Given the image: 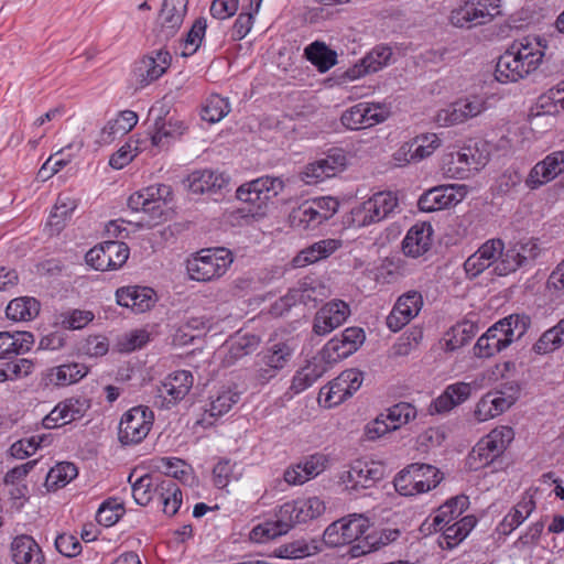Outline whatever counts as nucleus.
<instances>
[{
	"instance_id": "obj_1",
	"label": "nucleus",
	"mask_w": 564,
	"mask_h": 564,
	"mask_svg": "<svg viewBox=\"0 0 564 564\" xmlns=\"http://www.w3.org/2000/svg\"><path fill=\"white\" fill-rule=\"evenodd\" d=\"M543 56L540 43L530 37L516 41L498 58L495 78L502 84L519 82L539 67Z\"/></svg>"
},
{
	"instance_id": "obj_2",
	"label": "nucleus",
	"mask_w": 564,
	"mask_h": 564,
	"mask_svg": "<svg viewBox=\"0 0 564 564\" xmlns=\"http://www.w3.org/2000/svg\"><path fill=\"white\" fill-rule=\"evenodd\" d=\"M172 196L170 185H150L130 195L128 207L132 212L143 214L140 224L152 226L163 220L166 204L172 200Z\"/></svg>"
},
{
	"instance_id": "obj_3",
	"label": "nucleus",
	"mask_w": 564,
	"mask_h": 564,
	"mask_svg": "<svg viewBox=\"0 0 564 564\" xmlns=\"http://www.w3.org/2000/svg\"><path fill=\"white\" fill-rule=\"evenodd\" d=\"M234 261L232 252L227 248L203 249L186 261L189 279L208 282L223 276Z\"/></svg>"
},
{
	"instance_id": "obj_4",
	"label": "nucleus",
	"mask_w": 564,
	"mask_h": 564,
	"mask_svg": "<svg viewBox=\"0 0 564 564\" xmlns=\"http://www.w3.org/2000/svg\"><path fill=\"white\" fill-rule=\"evenodd\" d=\"M442 479L443 474L436 467L413 463L397 474L393 485L400 495L410 497L436 488Z\"/></svg>"
},
{
	"instance_id": "obj_5",
	"label": "nucleus",
	"mask_w": 564,
	"mask_h": 564,
	"mask_svg": "<svg viewBox=\"0 0 564 564\" xmlns=\"http://www.w3.org/2000/svg\"><path fill=\"white\" fill-rule=\"evenodd\" d=\"M299 523H305L299 502L297 500L288 501L279 508L273 520H268L254 527L250 532V539L257 543H264L286 534Z\"/></svg>"
},
{
	"instance_id": "obj_6",
	"label": "nucleus",
	"mask_w": 564,
	"mask_h": 564,
	"mask_svg": "<svg viewBox=\"0 0 564 564\" xmlns=\"http://www.w3.org/2000/svg\"><path fill=\"white\" fill-rule=\"evenodd\" d=\"M398 207V197L391 192H379L355 206L348 224L361 228L388 218Z\"/></svg>"
},
{
	"instance_id": "obj_7",
	"label": "nucleus",
	"mask_w": 564,
	"mask_h": 564,
	"mask_svg": "<svg viewBox=\"0 0 564 564\" xmlns=\"http://www.w3.org/2000/svg\"><path fill=\"white\" fill-rule=\"evenodd\" d=\"M293 349L286 343H275L257 355L252 381L256 386H264L274 379L286 367Z\"/></svg>"
},
{
	"instance_id": "obj_8",
	"label": "nucleus",
	"mask_w": 564,
	"mask_h": 564,
	"mask_svg": "<svg viewBox=\"0 0 564 564\" xmlns=\"http://www.w3.org/2000/svg\"><path fill=\"white\" fill-rule=\"evenodd\" d=\"M514 438L510 426L494 429L482 437L468 456L469 465L474 469L482 468L498 458Z\"/></svg>"
},
{
	"instance_id": "obj_9",
	"label": "nucleus",
	"mask_w": 564,
	"mask_h": 564,
	"mask_svg": "<svg viewBox=\"0 0 564 564\" xmlns=\"http://www.w3.org/2000/svg\"><path fill=\"white\" fill-rule=\"evenodd\" d=\"M501 0H467L452 10L449 21L457 28H471L486 24L500 15Z\"/></svg>"
},
{
	"instance_id": "obj_10",
	"label": "nucleus",
	"mask_w": 564,
	"mask_h": 564,
	"mask_svg": "<svg viewBox=\"0 0 564 564\" xmlns=\"http://www.w3.org/2000/svg\"><path fill=\"white\" fill-rule=\"evenodd\" d=\"M153 413L145 406L127 411L119 423L118 438L123 445L139 444L149 434L153 424Z\"/></svg>"
},
{
	"instance_id": "obj_11",
	"label": "nucleus",
	"mask_w": 564,
	"mask_h": 564,
	"mask_svg": "<svg viewBox=\"0 0 564 564\" xmlns=\"http://www.w3.org/2000/svg\"><path fill=\"white\" fill-rule=\"evenodd\" d=\"M284 188L280 177L262 176L240 185L236 191L239 200L261 208Z\"/></svg>"
},
{
	"instance_id": "obj_12",
	"label": "nucleus",
	"mask_w": 564,
	"mask_h": 564,
	"mask_svg": "<svg viewBox=\"0 0 564 564\" xmlns=\"http://www.w3.org/2000/svg\"><path fill=\"white\" fill-rule=\"evenodd\" d=\"M467 193V186L463 184L435 186L420 196L417 207L421 212L425 213L445 209L457 205L465 198Z\"/></svg>"
},
{
	"instance_id": "obj_13",
	"label": "nucleus",
	"mask_w": 564,
	"mask_h": 564,
	"mask_svg": "<svg viewBox=\"0 0 564 564\" xmlns=\"http://www.w3.org/2000/svg\"><path fill=\"white\" fill-rule=\"evenodd\" d=\"M194 378L191 371L178 370L170 373L158 387L155 401L163 409H170L183 400L193 387Z\"/></svg>"
},
{
	"instance_id": "obj_14",
	"label": "nucleus",
	"mask_w": 564,
	"mask_h": 564,
	"mask_svg": "<svg viewBox=\"0 0 564 564\" xmlns=\"http://www.w3.org/2000/svg\"><path fill=\"white\" fill-rule=\"evenodd\" d=\"M349 315L350 308L346 302L333 300L316 312L313 332L318 336H325L343 325Z\"/></svg>"
},
{
	"instance_id": "obj_15",
	"label": "nucleus",
	"mask_w": 564,
	"mask_h": 564,
	"mask_svg": "<svg viewBox=\"0 0 564 564\" xmlns=\"http://www.w3.org/2000/svg\"><path fill=\"white\" fill-rule=\"evenodd\" d=\"M343 475V481L350 484V489L370 488L384 477V467L373 460L357 459Z\"/></svg>"
},
{
	"instance_id": "obj_16",
	"label": "nucleus",
	"mask_w": 564,
	"mask_h": 564,
	"mask_svg": "<svg viewBox=\"0 0 564 564\" xmlns=\"http://www.w3.org/2000/svg\"><path fill=\"white\" fill-rule=\"evenodd\" d=\"M423 305V297L417 291H409L395 302L387 317V326L392 332H399L413 319Z\"/></svg>"
},
{
	"instance_id": "obj_17",
	"label": "nucleus",
	"mask_w": 564,
	"mask_h": 564,
	"mask_svg": "<svg viewBox=\"0 0 564 564\" xmlns=\"http://www.w3.org/2000/svg\"><path fill=\"white\" fill-rule=\"evenodd\" d=\"M89 409V402L82 398H69L59 402L42 421L45 429H55L79 420Z\"/></svg>"
},
{
	"instance_id": "obj_18",
	"label": "nucleus",
	"mask_w": 564,
	"mask_h": 564,
	"mask_svg": "<svg viewBox=\"0 0 564 564\" xmlns=\"http://www.w3.org/2000/svg\"><path fill=\"white\" fill-rule=\"evenodd\" d=\"M188 0H164L159 18L158 36L160 40H169L181 28L187 11Z\"/></svg>"
},
{
	"instance_id": "obj_19",
	"label": "nucleus",
	"mask_w": 564,
	"mask_h": 564,
	"mask_svg": "<svg viewBox=\"0 0 564 564\" xmlns=\"http://www.w3.org/2000/svg\"><path fill=\"white\" fill-rule=\"evenodd\" d=\"M503 241L501 239H489L484 242L478 250L469 256L464 263L467 275L476 278L494 263H498L499 253H501Z\"/></svg>"
},
{
	"instance_id": "obj_20",
	"label": "nucleus",
	"mask_w": 564,
	"mask_h": 564,
	"mask_svg": "<svg viewBox=\"0 0 564 564\" xmlns=\"http://www.w3.org/2000/svg\"><path fill=\"white\" fill-rule=\"evenodd\" d=\"M365 338L362 328L348 327L341 333L340 338H333L326 344L324 354L334 361L347 358L358 350Z\"/></svg>"
},
{
	"instance_id": "obj_21",
	"label": "nucleus",
	"mask_w": 564,
	"mask_h": 564,
	"mask_svg": "<svg viewBox=\"0 0 564 564\" xmlns=\"http://www.w3.org/2000/svg\"><path fill=\"white\" fill-rule=\"evenodd\" d=\"M116 300L120 306L131 308L132 312L140 314L154 305L155 292L148 286H122L116 291Z\"/></svg>"
},
{
	"instance_id": "obj_22",
	"label": "nucleus",
	"mask_w": 564,
	"mask_h": 564,
	"mask_svg": "<svg viewBox=\"0 0 564 564\" xmlns=\"http://www.w3.org/2000/svg\"><path fill=\"white\" fill-rule=\"evenodd\" d=\"M171 59V54L163 50L156 51L154 56L142 57L134 69L138 83L141 86H147L159 79L169 68Z\"/></svg>"
},
{
	"instance_id": "obj_23",
	"label": "nucleus",
	"mask_w": 564,
	"mask_h": 564,
	"mask_svg": "<svg viewBox=\"0 0 564 564\" xmlns=\"http://www.w3.org/2000/svg\"><path fill=\"white\" fill-rule=\"evenodd\" d=\"M564 171V151L549 154L531 170L527 184L531 188L546 184Z\"/></svg>"
},
{
	"instance_id": "obj_24",
	"label": "nucleus",
	"mask_w": 564,
	"mask_h": 564,
	"mask_svg": "<svg viewBox=\"0 0 564 564\" xmlns=\"http://www.w3.org/2000/svg\"><path fill=\"white\" fill-rule=\"evenodd\" d=\"M138 115L132 110L120 111L99 131L96 143L100 147L111 144L116 139L130 132L138 123Z\"/></svg>"
},
{
	"instance_id": "obj_25",
	"label": "nucleus",
	"mask_w": 564,
	"mask_h": 564,
	"mask_svg": "<svg viewBox=\"0 0 564 564\" xmlns=\"http://www.w3.org/2000/svg\"><path fill=\"white\" fill-rule=\"evenodd\" d=\"M88 367L84 364L69 362L53 367L42 378V384L50 387H66L78 382L88 373Z\"/></svg>"
},
{
	"instance_id": "obj_26",
	"label": "nucleus",
	"mask_w": 564,
	"mask_h": 564,
	"mask_svg": "<svg viewBox=\"0 0 564 564\" xmlns=\"http://www.w3.org/2000/svg\"><path fill=\"white\" fill-rule=\"evenodd\" d=\"M535 507L533 495L525 492L521 500L503 517L498 525V531L505 535L510 534L531 516Z\"/></svg>"
},
{
	"instance_id": "obj_27",
	"label": "nucleus",
	"mask_w": 564,
	"mask_h": 564,
	"mask_svg": "<svg viewBox=\"0 0 564 564\" xmlns=\"http://www.w3.org/2000/svg\"><path fill=\"white\" fill-rule=\"evenodd\" d=\"M34 336L30 332H0V359H10L32 349Z\"/></svg>"
},
{
	"instance_id": "obj_28",
	"label": "nucleus",
	"mask_w": 564,
	"mask_h": 564,
	"mask_svg": "<svg viewBox=\"0 0 564 564\" xmlns=\"http://www.w3.org/2000/svg\"><path fill=\"white\" fill-rule=\"evenodd\" d=\"M188 188L194 194L220 191L228 185L229 178L219 172L204 170L194 171L188 175Z\"/></svg>"
},
{
	"instance_id": "obj_29",
	"label": "nucleus",
	"mask_w": 564,
	"mask_h": 564,
	"mask_svg": "<svg viewBox=\"0 0 564 564\" xmlns=\"http://www.w3.org/2000/svg\"><path fill=\"white\" fill-rule=\"evenodd\" d=\"M12 560L15 564H44V555L30 535H19L11 544Z\"/></svg>"
},
{
	"instance_id": "obj_30",
	"label": "nucleus",
	"mask_w": 564,
	"mask_h": 564,
	"mask_svg": "<svg viewBox=\"0 0 564 564\" xmlns=\"http://www.w3.org/2000/svg\"><path fill=\"white\" fill-rule=\"evenodd\" d=\"M392 56V51L387 46H377L368 53L362 59L360 65L347 70V76L350 79L380 70L383 66L388 65Z\"/></svg>"
},
{
	"instance_id": "obj_31",
	"label": "nucleus",
	"mask_w": 564,
	"mask_h": 564,
	"mask_svg": "<svg viewBox=\"0 0 564 564\" xmlns=\"http://www.w3.org/2000/svg\"><path fill=\"white\" fill-rule=\"evenodd\" d=\"M431 226H413L406 234L402 242V250L405 256L419 258L429 251L431 247Z\"/></svg>"
},
{
	"instance_id": "obj_32",
	"label": "nucleus",
	"mask_w": 564,
	"mask_h": 564,
	"mask_svg": "<svg viewBox=\"0 0 564 564\" xmlns=\"http://www.w3.org/2000/svg\"><path fill=\"white\" fill-rule=\"evenodd\" d=\"M155 501L163 507V512L174 516L182 505V491L174 479L164 478L156 482Z\"/></svg>"
},
{
	"instance_id": "obj_33",
	"label": "nucleus",
	"mask_w": 564,
	"mask_h": 564,
	"mask_svg": "<svg viewBox=\"0 0 564 564\" xmlns=\"http://www.w3.org/2000/svg\"><path fill=\"white\" fill-rule=\"evenodd\" d=\"M184 130V122L174 118V116H169V112L164 117L159 115L154 122V133L151 137V142L155 147H163L169 142V139L182 135Z\"/></svg>"
},
{
	"instance_id": "obj_34",
	"label": "nucleus",
	"mask_w": 564,
	"mask_h": 564,
	"mask_svg": "<svg viewBox=\"0 0 564 564\" xmlns=\"http://www.w3.org/2000/svg\"><path fill=\"white\" fill-rule=\"evenodd\" d=\"M476 523L477 519L475 516H466L453 524H442L444 528L437 529V531H443L444 541L440 542L441 546L447 549L455 547L469 534Z\"/></svg>"
},
{
	"instance_id": "obj_35",
	"label": "nucleus",
	"mask_w": 564,
	"mask_h": 564,
	"mask_svg": "<svg viewBox=\"0 0 564 564\" xmlns=\"http://www.w3.org/2000/svg\"><path fill=\"white\" fill-rule=\"evenodd\" d=\"M340 247V241L336 239L319 240L302 250L294 262L299 267H305L329 257Z\"/></svg>"
},
{
	"instance_id": "obj_36",
	"label": "nucleus",
	"mask_w": 564,
	"mask_h": 564,
	"mask_svg": "<svg viewBox=\"0 0 564 564\" xmlns=\"http://www.w3.org/2000/svg\"><path fill=\"white\" fill-rule=\"evenodd\" d=\"M469 499L465 495H459L448 499L444 505H442L436 514L433 518V528L435 531L437 529H443L444 525H447L453 520L463 514V512L468 508Z\"/></svg>"
},
{
	"instance_id": "obj_37",
	"label": "nucleus",
	"mask_w": 564,
	"mask_h": 564,
	"mask_svg": "<svg viewBox=\"0 0 564 564\" xmlns=\"http://www.w3.org/2000/svg\"><path fill=\"white\" fill-rule=\"evenodd\" d=\"M326 371V365L323 360L313 359L308 361L294 375L291 383V390L294 393H301L317 381Z\"/></svg>"
},
{
	"instance_id": "obj_38",
	"label": "nucleus",
	"mask_w": 564,
	"mask_h": 564,
	"mask_svg": "<svg viewBox=\"0 0 564 564\" xmlns=\"http://www.w3.org/2000/svg\"><path fill=\"white\" fill-rule=\"evenodd\" d=\"M40 313V303L34 297H17L9 302L6 315L14 322H26L33 319Z\"/></svg>"
},
{
	"instance_id": "obj_39",
	"label": "nucleus",
	"mask_w": 564,
	"mask_h": 564,
	"mask_svg": "<svg viewBox=\"0 0 564 564\" xmlns=\"http://www.w3.org/2000/svg\"><path fill=\"white\" fill-rule=\"evenodd\" d=\"M260 345V337L253 334H245L235 338L229 347L224 364L231 366L242 357L252 354Z\"/></svg>"
},
{
	"instance_id": "obj_40",
	"label": "nucleus",
	"mask_w": 564,
	"mask_h": 564,
	"mask_svg": "<svg viewBox=\"0 0 564 564\" xmlns=\"http://www.w3.org/2000/svg\"><path fill=\"white\" fill-rule=\"evenodd\" d=\"M305 56L321 73L327 72L337 63V53L318 41L305 48Z\"/></svg>"
},
{
	"instance_id": "obj_41",
	"label": "nucleus",
	"mask_w": 564,
	"mask_h": 564,
	"mask_svg": "<svg viewBox=\"0 0 564 564\" xmlns=\"http://www.w3.org/2000/svg\"><path fill=\"white\" fill-rule=\"evenodd\" d=\"M564 344V318L560 319L558 323L545 330L532 349L538 355H546L558 349Z\"/></svg>"
},
{
	"instance_id": "obj_42",
	"label": "nucleus",
	"mask_w": 564,
	"mask_h": 564,
	"mask_svg": "<svg viewBox=\"0 0 564 564\" xmlns=\"http://www.w3.org/2000/svg\"><path fill=\"white\" fill-rule=\"evenodd\" d=\"M290 221L292 226L301 227L303 229H315L324 223L321 214L315 209L311 202H305L297 208H294L290 214Z\"/></svg>"
},
{
	"instance_id": "obj_43",
	"label": "nucleus",
	"mask_w": 564,
	"mask_h": 564,
	"mask_svg": "<svg viewBox=\"0 0 564 564\" xmlns=\"http://www.w3.org/2000/svg\"><path fill=\"white\" fill-rule=\"evenodd\" d=\"M338 521L348 544L364 538L370 527L368 518L360 513L348 514Z\"/></svg>"
},
{
	"instance_id": "obj_44",
	"label": "nucleus",
	"mask_w": 564,
	"mask_h": 564,
	"mask_svg": "<svg viewBox=\"0 0 564 564\" xmlns=\"http://www.w3.org/2000/svg\"><path fill=\"white\" fill-rule=\"evenodd\" d=\"M478 327L475 323L464 321L456 324L446 333V348L455 350L467 343L477 334Z\"/></svg>"
},
{
	"instance_id": "obj_45",
	"label": "nucleus",
	"mask_w": 564,
	"mask_h": 564,
	"mask_svg": "<svg viewBox=\"0 0 564 564\" xmlns=\"http://www.w3.org/2000/svg\"><path fill=\"white\" fill-rule=\"evenodd\" d=\"M77 474V467L73 463H59L47 473L45 486L48 490L62 488L76 478Z\"/></svg>"
},
{
	"instance_id": "obj_46",
	"label": "nucleus",
	"mask_w": 564,
	"mask_h": 564,
	"mask_svg": "<svg viewBox=\"0 0 564 564\" xmlns=\"http://www.w3.org/2000/svg\"><path fill=\"white\" fill-rule=\"evenodd\" d=\"M322 542L318 539L310 541L300 540L280 549V556L285 558H304L322 552Z\"/></svg>"
},
{
	"instance_id": "obj_47",
	"label": "nucleus",
	"mask_w": 564,
	"mask_h": 564,
	"mask_svg": "<svg viewBox=\"0 0 564 564\" xmlns=\"http://www.w3.org/2000/svg\"><path fill=\"white\" fill-rule=\"evenodd\" d=\"M230 111L229 102L219 95H210L202 107V119L210 123L220 121Z\"/></svg>"
},
{
	"instance_id": "obj_48",
	"label": "nucleus",
	"mask_w": 564,
	"mask_h": 564,
	"mask_svg": "<svg viewBox=\"0 0 564 564\" xmlns=\"http://www.w3.org/2000/svg\"><path fill=\"white\" fill-rule=\"evenodd\" d=\"M365 128L382 123L390 117V108L381 102H359Z\"/></svg>"
},
{
	"instance_id": "obj_49",
	"label": "nucleus",
	"mask_w": 564,
	"mask_h": 564,
	"mask_svg": "<svg viewBox=\"0 0 564 564\" xmlns=\"http://www.w3.org/2000/svg\"><path fill=\"white\" fill-rule=\"evenodd\" d=\"M156 482L150 475L139 477L132 482V496L140 506H147L156 499Z\"/></svg>"
},
{
	"instance_id": "obj_50",
	"label": "nucleus",
	"mask_w": 564,
	"mask_h": 564,
	"mask_svg": "<svg viewBox=\"0 0 564 564\" xmlns=\"http://www.w3.org/2000/svg\"><path fill=\"white\" fill-rule=\"evenodd\" d=\"M524 267L522 263V258H520V253L514 245H511L509 248L505 249L502 247L501 253L498 257V263L495 267V272L498 275H507L509 273L516 272L519 268Z\"/></svg>"
},
{
	"instance_id": "obj_51",
	"label": "nucleus",
	"mask_w": 564,
	"mask_h": 564,
	"mask_svg": "<svg viewBox=\"0 0 564 564\" xmlns=\"http://www.w3.org/2000/svg\"><path fill=\"white\" fill-rule=\"evenodd\" d=\"M519 392L520 388L514 382L506 387L505 390L488 392V395L491 397L494 414L500 415L514 404L519 397Z\"/></svg>"
},
{
	"instance_id": "obj_52",
	"label": "nucleus",
	"mask_w": 564,
	"mask_h": 564,
	"mask_svg": "<svg viewBox=\"0 0 564 564\" xmlns=\"http://www.w3.org/2000/svg\"><path fill=\"white\" fill-rule=\"evenodd\" d=\"M240 399L239 392L225 389L218 393V395L212 400L209 408L206 410L209 416L218 417L226 414L234 404H236Z\"/></svg>"
},
{
	"instance_id": "obj_53",
	"label": "nucleus",
	"mask_w": 564,
	"mask_h": 564,
	"mask_svg": "<svg viewBox=\"0 0 564 564\" xmlns=\"http://www.w3.org/2000/svg\"><path fill=\"white\" fill-rule=\"evenodd\" d=\"M95 315L91 311L70 310L57 316V324L65 329H82L93 322Z\"/></svg>"
},
{
	"instance_id": "obj_54",
	"label": "nucleus",
	"mask_w": 564,
	"mask_h": 564,
	"mask_svg": "<svg viewBox=\"0 0 564 564\" xmlns=\"http://www.w3.org/2000/svg\"><path fill=\"white\" fill-rule=\"evenodd\" d=\"M415 416L416 409L411 403L399 402L388 410V414L384 417L394 431L415 419Z\"/></svg>"
},
{
	"instance_id": "obj_55",
	"label": "nucleus",
	"mask_w": 564,
	"mask_h": 564,
	"mask_svg": "<svg viewBox=\"0 0 564 564\" xmlns=\"http://www.w3.org/2000/svg\"><path fill=\"white\" fill-rule=\"evenodd\" d=\"M531 325V318L525 314H510L507 317L500 319V326H505L509 339L513 341L519 340L529 329Z\"/></svg>"
},
{
	"instance_id": "obj_56",
	"label": "nucleus",
	"mask_w": 564,
	"mask_h": 564,
	"mask_svg": "<svg viewBox=\"0 0 564 564\" xmlns=\"http://www.w3.org/2000/svg\"><path fill=\"white\" fill-rule=\"evenodd\" d=\"M206 26L207 23L204 18H199L194 22L183 42L182 56H191L198 50L206 31Z\"/></svg>"
},
{
	"instance_id": "obj_57",
	"label": "nucleus",
	"mask_w": 564,
	"mask_h": 564,
	"mask_svg": "<svg viewBox=\"0 0 564 564\" xmlns=\"http://www.w3.org/2000/svg\"><path fill=\"white\" fill-rule=\"evenodd\" d=\"M508 347V340H501L482 334L474 346V355L478 358H489Z\"/></svg>"
},
{
	"instance_id": "obj_58",
	"label": "nucleus",
	"mask_w": 564,
	"mask_h": 564,
	"mask_svg": "<svg viewBox=\"0 0 564 564\" xmlns=\"http://www.w3.org/2000/svg\"><path fill=\"white\" fill-rule=\"evenodd\" d=\"M124 509L116 499L104 501L97 510L96 520L105 527H111L122 517Z\"/></svg>"
},
{
	"instance_id": "obj_59",
	"label": "nucleus",
	"mask_w": 564,
	"mask_h": 564,
	"mask_svg": "<svg viewBox=\"0 0 564 564\" xmlns=\"http://www.w3.org/2000/svg\"><path fill=\"white\" fill-rule=\"evenodd\" d=\"M411 144L414 158L421 161L430 156L441 145V140L435 133H426L416 135Z\"/></svg>"
},
{
	"instance_id": "obj_60",
	"label": "nucleus",
	"mask_w": 564,
	"mask_h": 564,
	"mask_svg": "<svg viewBox=\"0 0 564 564\" xmlns=\"http://www.w3.org/2000/svg\"><path fill=\"white\" fill-rule=\"evenodd\" d=\"M140 151L139 140L130 138L128 142L110 156L109 165L116 170L123 169Z\"/></svg>"
},
{
	"instance_id": "obj_61",
	"label": "nucleus",
	"mask_w": 564,
	"mask_h": 564,
	"mask_svg": "<svg viewBox=\"0 0 564 564\" xmlns=\"http://www.w3.org/2000/svg\"><path fill=\"white\" fill-rule=\"evenodd\" d=\"M108 256V264L110 263L111 270L121 268L129 258V247L122 241L108 240L104 242Z\"/></svg>"
},
{
	"instance_id": "obj_62",
	"label": "nucleus",
	"mask_w": 564,
	"mask_h": 564,
	"mask_svg": "<svg viewBox=\"0 0 564 564\" xmlns=\"http://www.w3.org/2000/svg\"><path fill=\"white\" fill-rule=\"evenodd\" d=\"M327 464V456L321 453H316L301 460L299 463V467H301V470L305 476H307V480H310L323 473L326 469Z\"/></svg>"
},
{
	"instance_id": "obj_63",
	"label": "nucleus",
	"mask_w": 564,
	"mask_h": 564,
	"mask_svg": "<svg viewBox=\"0 0 564 564\" xmlns=\"http://www.w3.org/2000/svg\"><path fill=\"white\" fill-rule=\"evenodd\" d=\"M352 394L347 388L346 381L343 378V372L330 382V386L328 388V391L326 392V401L328 402L329 406L337 405L348 398H350Z\"/></svg>"
},
{
	"instance_id": "obj_64",
	"label": "nucleus",
	"mask_w": 564,
	"mask_h": 564,
	"mask_svg": "<svg viewBox=\"0 0 564 564\" xmlns=\"http://www.w3.org/2000/svg\"><path fill=\"white\" fill-rule=\"evenodd\" d=\"M435 121L442 127H449L465 122L464 110L462 111L458 101H455L444 109H441Z\"/></svg>"
}]
</instances>
